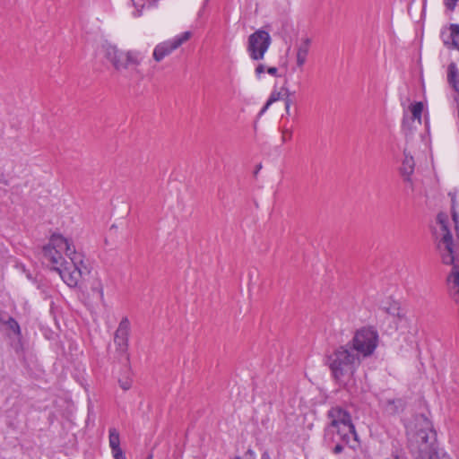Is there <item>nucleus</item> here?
Masks as SVG:
<instances>
[{"label": "nucleus", "mask_w": 459, "mask_h": 459, "mask_svg": "<svg viewBox=\"0 0 459 459\" xmlns=\"http://www.w3.org/2000/svg\"><path fill=\"white\" fill-rule=\"evenodd\" d=\"M43 258L52 265L69 287H76L89 273L84 255L75 249L74 242L61 234H53L42 249Z\"/></svg>", "instance_id": "f257e3e1"}, {"label": "nucleus", "mask_w": 459, "mask_h": 459, "mask_svg": "<svg viewBox=\"0 0 459 459\" xmlns=\"http://www.w3.org/2000/svg\"><path fill=\"white\" fill-rule=\"evenodd\" d=\"M437 220L439 227L437 231V248L443 263L453 265L448 282L455 300L459 302V244H454L446 215L440 213Z\"/></svg>", "instance_id": "f03ea898"}, {"label": "nucleus", "mask_w": 459, "mask_h": 459, "mask_svg": "<svg viewBox=\"0 0 459 459\" xmlns=\"http://www.w3.org/2000/svg\"><path fill=\"white\" fill-rule=\"evenodd\" d=\"M328 424L325 429L326 444L337 442L336 436L345 445L355 447L358 445V434L352 423L351 414L339 406L331 408L327 412Z\"/></svg>", "instance_id": "7ed1b4c3"}, {"label": "nucleus", "mask_w": 459, "mask_h": 459, "mask_svg": "<svg viewBox=\"0 0 459 459\" xmlns=\"http://www.w3.org/2000/svg\"><path fill=\"white\" fill-rule=\"evenodd\" d=\"M362 359L347 343L340 345L326 356L325 364L333 378L340 385H345L353 378Z\"/></svg>", "instance_id": "20e7f679"}, {"label": "nucleus", "mask_w": 459, "mask_h": 459, "mask_svg": "<svg viewBox=\"0 0 459 459\" xmlns=\"http://www.w3.org/2000/svg\"><path fill=\"white\" fill-rule=\"evenodd\" d=\"M406 433L411 450L420 456H423L432 450L436 440V431L432 422L425 415H416L406 426Z\"/></svg>", "instance_id": "39448f33"}, {"label": "nucleus", "mask_w": 459, "mask_h": 459, "mask_svg": "<svg viewBox=\"0 0 459 459\" xmlns=\"http://www.w3.org/2000/svg\"><path fill=\"white\" fill-rule=\"evenodd\" d=\"M347 344L361 359L369 358L378 347V332L374 326H362L354 332L351 340Z\"/></svg>", "instance_id": "423d86ee"}, {"label": "nucleus", "mask_w": 459, "mask_h": 459, "mask_svg": "<svg viewBox=\"0 0 459 459\" xmlns=\"http://www.w3.org/2000/svg\"><path fill=\"white\" fill-rule=\"evenodd\" d=\"M104 57L112 65L116 71H123L130 67L139 66L143 55L138 50H122L113 45L104 47Z\"/></svg>", "instance_id": "0eeeda50"}, {"label": "nucleus", "mask_w": 459, "mask_h": 459, "mask_svg": "<svg viewBox=\"0 0 459 459\" xmlns=\"http://www.w3.org/2000/svg\"><path fill=\"white\" fill-rule=\"evenodd\" d=\"M271 43L270 34L264 30H257L249 35L247 50L250 58L256 61L264 59Z\"/></svg>", "instance_id": "6e6552de"}, {"label": "nucleus", "mask_w": 459, "mask_h": 459, "mask_svg": "<svg viewBox=\"0 0 459 459\" xmlns=\"http://www.w3.org/2000/svg\"><path fill=\"white\" fill-rule=\"evenodd\" d=\"M192 37L191 31H185L184 33L176 36L175 38L160 42L158 44L152 53L153 59L156 62L162 61L166 56H169L174 50L178 48L183 43L187 41Z\"/></svg>", "instance_id": "1a4fd4ad"}, {"label": "nucleus", "mask_w": 459, "mask_h": 459, "mask_svg": "<svg viewBox=\"0 0 459 459\" xmlns=\"http://www.w3.org/2000/svg\"><path fill=\"white\" fill-rule=\"evenodd\" d=\"M130 321L125 316L119 322V325L115 332L114 342L117 347V351L121 354H126L128 350V338L130 333Z\"/></svg>", "instance_id": "9d476101"}, {"label": "nucleus", "mask_w": 459, "mask_h": 459, "mask_svg": "<svg viewBox=\"0 0 459 459\" xmlns=\"http://www.w3.org/2000/svg\"><path fill=\"white\" fill-rule=\"evenodd\" d=\"M442 39L447 48L457 49L459 51V25L451 24L447 30L442 31Z\"/></svg>", "instance_id": "9b49d317"}, {"label": "nucleus", "mask_w": 459, "mask_h": 459, "mask_svg": "<svg viewBox=\"0 0 459 459\" xmlns=\"http://www.w3.org/2000/svg\"><path fill=\"white\" fill-rule=\"evenodd\" d=\"M311 41L308 38L302 39L297 46L296 65L299 68H302L307 62L309 53Z\"/></svg>", "instance_id": "f8f14e48"}, {"label": "nucleus", "mask_w": 459, "mask_h": 459, "mask_svg": "<svg viewBox=\"0 0 459 459\" xmlns=\"http://www.w3.org/2000/svg\"><path fill=\"white\" fill-rule=\"evenodd\" d=\"M381 308L393 317L401 318L403 316V312L400 304L394 300H389L383 303Z\"/></svg>", "instance_id": "ddd939ff"}, {"label": "nucleus", "mask_w": 459, "mask_h": 459, "mask_svg": "<svg viewBox=\"0 0 459 459\" xmlns=\"http://www.w3.org/2000/svg\"><path fill=\"white\" fill-rule=\"evenodd\" d=\"M404 159L403 160L401 171L403 176L406 178L407 180L410 179L411 175L414 171V160L412 156H411L406 151L403 152Z\"/></svg>", "instance_id": "4468645a"}, {"label": "nucleus", "mask_w": 459, "mask_h": 459, "mask_svg": "<svg viewBox=\"0 0 459 459\" xmlns=\"http://www.w3.org/2000/svg\"><path fill=\"white\" fill-rule=\"evenodd\" d=\"M409 110L411 114L412 122H417L418 125H421V115L423 111V104L422 102H415L412 103L409 107Z\"/></svg>", "instance_id": "2eb2a0df"}, {"label": "nucleus", "mask_w": 459, "mask_h": 459, "mask_svg": "<svg viewBox=\"0 0 459 459\" xmlns=\"http://www.w3.org/2000/svg\"><path fill=\"white\" fill-rule=\"evenodd\" d=\"M108 445L111 450L120 447V436L116 428H110L108 430Z\"/></svg>", "instance_id": "dca6fc26"}, {"label": "nucleus", "mask_w": 459, "mask_h": 459, "mask_svg": "<svg viewBox=\"0 0 459 459\" xmlns=\"http://www.w3.org/2000/svg\"><path fill=\"white\" fill-rule=\"evenodd\" d=\"M91 290L94 294H97L100 301L104 302V290L103 284L99 278H94L91 283Z\"/></svg>", "instance_id": "f3484780"}, {"label": "nucleus", "mask_w": 459, "mask_h": 459, "mask_svg": "<svg viewBox=\"0 0 459 459\" xmlns=\"http://www.w3.org/2000/svg\"><path fill=\"white\" fill-rule=\"evenodd\" d=\"M448 81L449 83L457 91V82H459V74L455 64L448 66Z\"/></svg>", "instance_id": "a211bd4d"}, {"label": "nucleus", "mask_w": 459, "mask_h": 459, "mask_svg": "<svg viewBox=\"0 0 459 459\" xmlns=\"http://www.w3.org/2000/svg\"><path fill=\"white\" fill-rule=\"evenodd\" d=\"M1 323L6 325L7 328L10 331H12L16 336H18V337L21 336L22 333H21L20 325L14 318L9 317L6 321L2 319Z\"/></svg>", "instance_id": "6ab92c4d"}, {"label": "nucleus", "mask_w": 459, "mask_h": 459, "mask_svg": "<svg viewBox=\"0 0 459 459\" xmlns=\"http://www.w3.org/2000/svg\"><path fill=\"white\" fill-rule=\"evenodd\" d=\"M119 386L124 390L127 391L132 386V379L129 377H125L118 380Z\"/></svg>", "instance_id": "aec40b11"}, {"label": "nucleus", "mask_w": 459, "mask_h": 459, "mask_svg": "<svg viewBox=\"0 0 459 459\" xmlns=\"http://www.w3.org/2000/svg\"><path fill=\"white\" fill-rule=\"evenodd\" d=\"M155 0H132L136 8L137 15H140L141 10L145 6L148 2H154Z\"/></svg>", "instance_id": "412c9836"}, {"label": "nucleus", "mask_w": 459, "mask_h": 459, "mask_svg": "<svg viewBox=\"0 0 459 459\" xmlns=\"http://www.w3.org/2000/svg\"><path fill=\"white\" fill-rule=\"evenodd\" d=\"M292 138V130L289 128H283L281 130V142L287 143Z\"/></svg>", "instance_id": "4be33fe9"}, {"label": "nucleus", "mask_w": 459, "mask_h": 459, "mask_svg": "<svg viewBox=\"0 0 459 459\" xmlns=\"http://www.w3.org/2000/svg\"><path fill=\"white\" fill-rule=\"evenodd\" d=\"M336 438H337V442H333V443H330L329 445H332V444H335L333 449V452L334 454H340L341 452H342L343 450V442H342L338 437L336 436Z\"/></svg>", "instance_id": "5701e85b"}, {"label": "nucleus", "mask_w": 459, "mask_h": 459, "mask_svg": "<svg viewBox=\"0 0 459 459\" xmlns=\"http://www.w3.org/2000/svg\"><path fill=\"white\" fill-rule=\"evenodd\" d=\"M281 99V93L280 91H273L268 99V105H272L275 101Z\"/></svg>", "instance_id": "b1692460"}, {"label": "nucleus", "mask_w": 459, "mask_h": 459, "mask_svg": "<svg viewBox=\"0 0 459 459\" xmlns=\"http://www.w3.org/2000/svg\"><path fill=\"white\" fill-rule=\"evenodd\" d=\"M114 459H126L121 447L111 450Z\"/></svg>", "instance_id": "393cba45"}, {"label": "nucleus", "mask_w": 459, "mask_h": 459, "mask_svg": "<svg viewBox=\"0 0 459 459\" xmlns=\"http://www.w3.org/2000/svg\"><path fill=\"white\" fill-rule=\"evenodd\" d=\"M457 1L458 0H444V4L448 10L453 11L457 4Z\"/></svg>", "instance_id": "a878e982"}, {"label": "nucleus", "mask_w": 459, "mask_h": 459, "mask_svg": "<svg viewBox=\"0 0 459 459\" xmlns=\"http://www.w3.org/2000/svg\"><path fill=\"white\" fill-rule=\"evenodd\" d=\"M452 216H453V221H454V222L455 224V230L457 231V235H458V238H459L458 215L456 214V212H454Z\"/></svg>", "instance_id": "bb28decb"}, {"label": "nucleus", "mask_w": 459, "mask_h": 459, "mask_svg": "<svg viewBox=\"0 0 459 459\" xmlns=\"http://www.w3.org/2000/svg\"><path fill=\"white\" fill-rule=\"evenodd\" d=\"M264 72V65L263 64H260L256 68H255V74L257 76H260L261 74H263Z\"/></svg>", "instance_id": "cd10ccee"}, {"label": "nucleus", "mask_w": 459, "mask_h": 459, "mask_svg": "<svg viewBox=\"0 0 459 459\" xmlns=\"http://www.w3.org/2000/svg\"><path fill=\"white\" fill-rule=\"evenodd\" d=\"M267 73L273 76H277L278 69L276 67H270L267 69Z\"/></svg>", "instance_id": "c85d7f7f"}, {"label": "nucleus", "mask_w": 459, "mask_h": 459, "mask_svg": "<svg viewBox=\"0 0 459 459\" xmlns=\"http://www.w3.org/2000/svg\"><path fill=\"white\" fill-rule=\"evenodd\" d=\"M290 104H291L290 100V99H286V100H285V110H286V113H287V114H289V113H290Z\"/></svg>", "instance_id": "c756f323"}, {"label": "nucleus", "mask_w": 459, "mask_h": 459, "mask_svg": "<svg viewBox=\"0 0 459 459\" xmlns=\"http://www.w3.org/2000/svg\"><path fill=\"white\" fill-rule=\"evenodd\" d=\"M408 120H409L408 116L406 113H404L403 119V127H405L407 126Z\"/></svg>", "instance_id": "7c9ffc66"}, {"label": "nucleus", "mask_w": 459, "mask_h": 459, "mask_svg": "<svg viewBox=\"0 0 459 459\" xmlns=\"http://www.w3.org/2000/svg\"><path fill=\"white\" fill-rule=\"evenodd\" d=\"M271 105H268V101L265 103L264 107L262 108L261 110V114L264 113L268 108L270 107Z\"/></svg>", "instance_id": "2f4dec72"}, {"label": "nucleus", "mask_w": 459, "mask_h": 459, "mask_svg": "<svg viewBox=\"0 0 459 459\" xmlns=\"http://www.w3.org/2000/svg\"><path fill=\"white\" fill-rule=\"evenodd\" d=\"M146 459H152V455H150Z\"/></svg>", "instance_id": "473e14b6"}, {"label": "nucleus", "mask_w": 459, "mask_h": 459, "mask_svg": "<svg viewBox=\"0 0 459 459\" xmlns=\"http://www.w3.org/2000/svg\"><path fill=\"white\" fill-rule=\"evenodd\" d=\"M2 319H3V318L0 316V322H2Z\"/></svg>", "instance_id": "72a5a7b5"}, {"label": "nucleus", "mask_w": 459, "mask_h": 459, "mask_svg": "<svg viewBox=\"0 0 459 459\" xmlns=\"http://www.w3.org/2000/svg\"><path fill=\"white\" fill-rule=\"evenodd\" d=\"M235 459H240L239 457H236Z\"/></svg>", "instance_id": "f704fd0d"}]
</instances>
